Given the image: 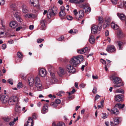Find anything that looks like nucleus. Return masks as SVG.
<instances>
[{
	"instance_id": "23",
	"label": "nucleus",
	"mask_w": 126,
	"mask_h": 126,
	"mask_svg": "<svg viewBox=\"0 0 126 126\" xmlns=\"http://www.w3.org/2000/svg\"><path fill=\"white\" fill-rule=\"evenodd\" d=\"M89 40L90 43L94 44L95 43V40L94 36L92 35H90L89 36Z\"/></svg>"
},
{
	"instance_id": "45",
	"label": "nucleus",
	"mask_w": 126,
	"mask_h": 126,
	"mask_svg": "<svg viewBox=\"0 0 126 126\" xmlns=\"http://www.w3.org/2000/svg\"><path fill=\"white\" fill-rule=\"evenodd\" d=\"M8 82L11 85L13 84V80L12 79H9L8 80Z\"/></svg>"
},
{
	"instance_id": "7",
	"label": "nucleus",
	"mask_w": 126,
	"mask_h": 126,
	"mask_svg": "<svg viewBox=\"0 0 126 126\" xmlns=\"http://www.w3.org/2000/svg\"><path fill=\"white\" fill-rule=\"evenodd\" d=\"M102 28L101 26H98L97 25L93 26L91 28V32L92 33L95 34L99 32L100 30V29Z\"/></svg>"
},
{
	"instance_id": "10",
	"label": "nucleus",
	"mask_w": 126,
	"mask_h": 126,
	"mask_svg": "<svg viewBox=\"0 0 126 126\" xmlns=\"http://www.w3.org/2000/svg\"><path fill=\"white\" fill-rule=\"evenodd\" d=\"M60 11L59 13V16L61 18H62L66 15V13L64 11L65 10V8L64 6H62L60 7Z\"/></svg>"
},
{
	"instance_id": "64",
	"label": "nucleus",
	"mask_w": 126,
	"mask_h": 126,
	"mask_svg": "<svg viewBox=\"0 0 126 126\" xmlns=\"http://www.w3.org/2000/svg\"><path fill=\"white\" fill-rule=\"evenodd\" d=\"M15 124V123L13 121H12L11 122H10L9 123V125L10 126H13Z\"/></svg>"
},
{
	"instance_id": "5",
	"label": "nucleus",
	"mask_w": 126,
	"mask_h": 126,
	"mask_svg": "<svg viewBox=\"0 0 126 126\" xmlns=\"http://www.w3.org/2000/svg\"><path fill=\"white\" fill-rule=\"evenodd\" d=\"M73 12L74 15L76 16V19L78 20L81 19L84 16V13L82 11H80L78 13L76 10H74Z\"/></svg>"
},
{
	"instance_id": "31",
	"label": "nucleus",
	"mask_w": 126,
	"mask_h": 126,
	"mask_svg": "<svg viewBox=\"0 0 126 126\" xmlns=\"http://www.w3.org/2000/svg\"><path fill=\"white\" fill-rule=\"evenodd\" d=\"M34 16V15L32 14H27L25 15V17L26 18H32Z\"/></svg>"
},
{
	"instance_id": "21",
	"label": "nucleus",
	"mask_w": 126,
	"mask_h": 126,
	"mask_svg": "<svg viewBox=\"0 0 126 126\" xmlns=\"http://www.w3.org/2000/svg\"><path fill=\"white\" fill-rule=\"evenodd\" d=\"M117 15L120 19L122 20H124L126 19V16L123 14L118 13H117Z\"/></svg>"
},
{
	"instance_id": "29",
	"label": "nucleus",
	"mask_w": 126,
	"mask_h": 126,
	"mask_svg": "<svg viewBox=\"0 0 126 126\" xmlns=\"http://www.w3.org/2000/svg\"><path fill=\"white\" fill-rule=\"evenodd\" d=\"M120 118H116L114 119V125H118L119 124Z\"/></svg>"
},
{
	"instance_id": "13",
	"label": "nucleus",
	"mask_w": 126,
	"mask_h": 126,
	"mask_svg": "<svg viewBox=\"0 0 126 126\" xmlns=\"http://www.w3.org/2000/svg\"><path fill=\"white\" fill-rule=\"evenodd\" d=\"M39 75L41 77H44L46 75V70L43 69H41L39 70Z\"/></svg>"
},
{
	"instance_id": "16",
	"label": "nucleus",
	"mask_w": 126,
	"mask_h": 126,
	"mask_svg": "<svg viewBox=\"0 0 126 126\" xmlns=\"http://www.w3.org/2000/svg\"><path fill=\"white\" fill-rule=\"evenodd\" d=\"M48 104H45L43 106L42 110L41 111L42 113L44 114L48 111Z\"/></svg>"
},
{
	"instance_id": "48",
	"label": "nucleus",
	"mask_w": 126,
	"mask_h": 126,
	"mask_svg": "<svg viewBox=\"0 0 126 126\" xmlns=\"http://www.w3.org/2000/svg\"><path fill=\"white\" fill-rule=\"evenodd\" d=\"M44 41L43 39H38L37 40V42L38 43H40Z\"/></svg>"
},
{
	"instance_id": "57",
	"label": "nucleus",
	"mask_w": 126,
	"mask_h": 126,
	"mask_svg": "<svg viewBox=\"0 0 126 126\" xmlns=\"http://www.w3.org/2000/svg\"><path fill=\"white\" fill-rule=\"evenodd\" d=\"M33 118L34 119H36L37 117L36 116V114L35 113H33L32 115Z\"/></svg>"
},
{
	"instance_id": "11",
	"label": "nucleus",
	"mask_w": 126,
	"mask_h": 126,
	"mask_svg": "<svg viewBox=\"0 0 126 126\" xmlns=\"http://www.w3.org/2000/svg\"><path fill=\"white\" fill-rule=\"evenodd\" d=\"M34 122L31 117H29L26 123L25 124V126H33Z\"/></svg>"
},
{
	"instance_id": "36",
	"label": "nucleus",
	"mask_w": 126,
	"mask_h": 126,
	"mask_svg": "<svg viewBox=\"0 0 126 126\" xmlns=\"http://www.w3.org/2000/svg\"><path fill=\"white\" fill-rule=\"evenodd\" d=\"M118 45L119 47V50H121L122 48L121 46L123 45V43L121 42H118Z\"/></svg>"
},
{
	"instance_id": "1",
	"label": "nucleus",
	"mask_w": 126,
	"mask_h": 126,
	"mask_svg": "<svg viewBox=\"0 0 126 126\" xmlns=\"http://www.w3.org/2000/svg\"><path fill=\"white\" fill-rule=\"evenodd\" d=\"M34 83L35 86L37 88L38 91L40 90L42 88V85L39 78L37 76L34 79L33 77H29L28 80V83L29 85L31 87L33 86Z\"/></svg>"
},
{
	"instance_id": "26",
	"label": "nucleus",
	"mask_w": 126,
	"mask_h": 126,
	"mask_svg": "<svg viewBox=\"0 0 126 126\" xmlns=\"http://www.w3.org/2000/svg\"><path fill=\"white\" fill-rule=\"evenodd\" d=\"M98 20L99 22L98 26H102V24L103 22V19L102 16H99L98 17Z\"/></svg>"
},
{
	"instance_id": "44",
	"label": "nucleus",
	"mask_w": 126,
	"mask_h": 126,
	"mask_svg": "<svg viewBox=\"0 0 126 126\" xmlns=\"http://www.w3.org/2000/svg\"><path fill=\"white\" fill-rule=\"evenodd\" d=\"M55 102L57 104H58L60 103L61 102V101L59 99H57L55 100Z\"/></svg>"
},
{
	"instance_id": "47",
	"label": "nucleus",
	"mask_w": 126,
	"mask_h": 126,
	"mask_svg": "<svg viewBox=\"0 0 126 126\" xmlns=\"http://www.w3.org/2000/svg\"><path fill=\"white\" fill-rule=\"evenodd\" d=\"M64 37L62 36L58 38L57 40L60 41H62L64 39Z\"/></svg>"
},
{
	"instance_id": "49",
	"label": "nucleus",
	"mask_w": 126,
	"mask_h": 126,
	"mask_svg": "<svg viewBox=\"0 0 126 126\" xmlns=\"http://www.w3.org/2000/svg\"><path fill=\"white\" fill-rule=\"evenodd\" d=\"M112 3L114 4H116L117 3L118 0H110Z\"/></svg>"
},
{
	"instance_id": "61",
	"label": "nucleus",
	"mask_w": 126,
	"mask_h": 126,
	"mask_svg": "<svg viewBox=\"0 0 126 126\" xmlns=\"http://www.w3.org/2000/svg\"><path fill=\"white\" fill-rule=\"evenodd\" d=\"M108 24L107 23L106 24L105 23L103 25V27L104 29L106 28L107 26V25Z\"/></svg>"
},
{
	"instance_id": "19",
	"label": "nucleus",
	"mask_w": 126,
	"mask_h": 126,
	"mask_svg": "<svg viewBox=\"0 0 126 126\" xmlns=\"http://www.w3.org/2000/svg\"><path fill=\"white\" fill-rule=\"evenodd\" d=\"M6 37V33H4V30L2 29H0V38H4Z\"/></svg>"
},
{
	"instance_id": "41",
	"label": "nucleus",
	"mask_w": 126,
	"mask_h": 126,
	"mask_svg": "<svg viewBox=\"0 0 126 126\" xmlns=\"http://www.w3.org/2000/svg\"><path fill=\"white\" fill-rule=\"evenodd\" d=\"M22 87V84L21 82H19L18 84L17 87L19 89L20 88Z\"/></svg>"
},
{
	"instance_id": "42",
	"label": "nucleus",
	"mask_w": 126,
	"mask_h": 126,
	"mask_svg": "<svg viewBox=\"0 0 126 126\" xmlns=\"http://www.w3.org/2000/svg\"><path fill=\"white\" fill-rule=\"evenodd\" d=\"M17 55L18 57L20 58H22V55L21 53L19 52H17Z\"/></svg>"
},
{
	"instance_id": "25",
	"label": "nucleus",
	"mask_w": 126,
	"mask_h": 126,
	"mask_svg": "<svg viewBox=\"0 0 126 126\" xmlns=\"http://www.w3.org/2000/svg\"><path fill=\"white\" fill-rule=\"evenodd\" d=\"M83 7L84 9H86L85 10L86 12H90L91 10V9L90 7H89L88 4H86L83 5Z\"/></svg>"
},
{
	"instance_id": "2",
	"label": "nucleus",
	"mask_w": 126,
	"mask_h": 126,
	"mask_svg": "<svg viewBox=\"0 0 126 126\" xmlns=\"http://www.w3.org/2000/svg\"><path fill=\"white\" fill-rule=\"evenodd\" d=\"M83 60L82 55H80L74 56L70 60V63L74 66L76 67Z\"/></svg>"
},
{
	"instance_id": "18",
	"label": "nucleus",
	"mask_w": 126,
	"mask_h": 126,
	"mask_svg": "<svg viewBox=\"0 0 126 126\" xmlns=\"http://www.w3.org/2000/svg\"><path fill=\"white\" fill-rule=\"evenodd\" d=\"M88 50V48L87 47H86L80 50H78L77 52L79 53L80 54H83L84 53L86 52Z\"/></svg>"
},
{
	"instance_id": "6",
	"label": "nucleus",
	"mask_w": 126,
	"mask_h": 126,
	"mask_svg": "<svg viewBox=\"0 0 126 126\" xmlns=\"http://www.w3.org/2000/svg\"><path fill=\"white\" fill-rule=\"evenodd\" d=\"M18 101L17 97L16 96H12L9 98L8 104L10 105H14L18 103Z\"/></svg>"
},
{
	"instance_id": "56",
	"label": "nucleus",
	"mask_w": 126,
	"mask_h": 126,
	"mask_svg": "<svg viewBox=\"0 0 126 126\" xmlns=\"http://www.w3.org/2000/svg\"><path fill=\"white\" fill-rule=\"evenodd\" d=\"M93 92L95 94L97 92V89L95 87H94L93 90Z\"/></svg>"
},
{
	"instance_id": "50",
	"label": "nucleus",
	"mask_w": 126,
	"mask_h": 126,
	"mask_svg": "<svg viewBox=\"0 0 126 126\" xmlns=\"http://www.w3.org/2000/svg\"><path fill=\"white\" fill-rule=\"evenodd\" d=\"M102 114H103L102 118L103 119H105L107 118V116L106 113H102Z\"/></svg>"
},
{
	"instance_id": "37",
	"label": "nucleus",
	"mask_w": 126,
	"mask_h": 126,
	"mask_svg": "<svg viewBox=\"0 0 126 126\" xmlns=\"http://www.w3.org/2000/svg\"><path fill=\"white\" fill-rule=\"evenodd\" d=\"M3 120L6 122H8L11 119L10 117H5L3 118Z\"/></svg>"
},
{
	"instance_id": "51",
	"label": "nucleus",
	"mask_w": 126,
	"mask_h": 126,
	"mask_svg": "<svg viewBox=\"0 0 126 126\" xmlns=\"http://www.w3.org/2000/svg\"><path fill=\"white\" fill-rule=\"evenodd\" d=\"M106 21L108 23L110 22L111 21V19L110 17H107L106 19Z\"/></svg>"
},
{
	"instance_id": "35",
	"label": "nucleus",
	"mask_w": 126,
	"mask_h": 126,
	"mask_svg": "<svg viewBox=\"0 0 126 126\" xmlns=\"http://www.w3.org/2000/svg\"><path fill=\"white\" fill-rule=\"evenodd\" d=\"M117 34L119 38H121L123 37V35L122 32L120 30H118V31Z\"/></svg>"
},
{
	"instance_id": "15",
	"label": "nucleus",
	"mask_w": 126,
	"mask_h": 126,
	"mask_svg": "<svg viewBox=\"0 0 126 126\" xmlns=\"http://www.w3.org/2000/svg\"><path fill=\"white\" fill-rule=\"evenodd\" d=\"M122 95H116L114 96L115 100L117 102H120L123 101Z\"/></svg>"
},
{
	"instance_id": "33",
	"label": "nucleus",
	"mask_w": 126,
	"mask_h": 126,
	"mask_svg": "<svg viewBox=\"0 0 126 126\" xmlns=\"http://www.w3.org/2000/svg\"><path fill=\"white\" fill-rule=\"evenodd\" d=\"M123 0H121L119 2L118 6L120 8H123L124 6Z\"/></svg>"
},
{
	"instance_id": "12",
	"label": "nucleus",
	"mask_w": 126,
	"mask_h": 126,
	"mask_svg": "<svg viewBox=\"0 0 126 126\" xmlns=\"http://www.w3.org/2000/svg\"><path fill=\"white\" fill-rule=\"evenodd\" d=\"M106 50L108 52H112L115 51L116 49L114 46L113 45H109L108 46Z\"/></svg>"
},
{
	"instance_id": "34",
	"label": "nucleus",
	"mask_w": 126,
	"mask_h": 126,
	"mask_svg": "<svg viewBox=\"0 0 126 126\" xmlns=\"http://www.w3.org/2000/svg\"><path fill=\"white\" fill-rule=\"evenodd\" d=\"M124 92V90L122 89H120L116 90L115 92V93H120L123 94Z\"/></svg>"
},
{
	"instance_id": "54",
	"label": "nucleus",
	"mask_w": 126,
	"mask_h": 126,
	"mask_svg": "<svg viewBox=\"0 0 126 126\" xmlns=\"http://www.w3.org/2000/svg\"><path fill=\"white\" fill-rule=\"evenodd\" d=\"M101 62L103 64H105L106 65V61L103 59H101L100 60Z\"/></svg>"
},
{
	"instance_id": "52",
	"label": "nucleus",
	"mask_w": 126,
	"mask_h": 126,
	"mask_svg": "<svg viewBox=\"0 0 126 126\" xmlns=\"http://www.w3.org/2000/svg\"><path fill=\"white\" fill-rule=\"evenodd\" d=\"M1 24L2 27H5V21L3 20L2 19L1 20Z\"/></svg>"
},
{
	"instance_id": "53",
	"label": "nucleus",
	"mask_w": 126,
	"mask_h": 126,
	"mask_svg": "<svg viewBox=\"0 0 126 126\" xmlns=\"http://www.w3.org/2000/svg\"><path fill=\"white\" fill-rule=\"evenodd\" d=\"M5 3V1L4 0H0V5H3Z\"/></svg>"
},
{
	"instance_id": "30",
	"label": "nucleus",
	"mask_w": 126,
	"mask_h": 126,
	"mask_svg": "<svg viewBox=\"0 0 126 126\" xmlns=\"http://www.w3.org/2000/svg\"><path fill=\"white\" fill-rule=\"evenodd\" d=\"M124 106V104L122 105L120 103L117 104L115 105V107H118L119 109H121L123 108Z\"/></svg>"
},
{
	"instance_id": "55",
	"label": "nucleus",
	"mask_w": 126,
	"mask_h": 126,
	"mask_svg": "<svg viewBox=\"0 0 126 126\" xmlns=\"http://www.w3.org/2000/svg\"><path fill=\"white\" fill-rule=\"evenodd\" d=\"M76 32H77V31H76L75 32H73V30L72 29H71L69 31V32L70 33H73V34H74Z\"/></svg>"
},
{
	"instance_id": "4",
	"label": "nucleus",
	"mask_w": 126,
	"mask_h": 126,
	"mask_svg": "<svg viewBox=\"0 0 126 126\" xmlns=\"http://www.w3.org/2000/svg\"><path fill=\"white\" fill-rule=\"evenodd\" d=\"M112 79L113 83L115 84L114 87L115 88L119 87L123 85L121 83V80L120 78L116 77L113 76Z\"/></svg>"
},
{
	"instance_id": "22",
	"label": "nucleus",
	"mask_w": 126,
	"mask_h": 126,
	"mask_svg": "<svg viewBox=\"0 0 126 126\" xmlns=\"http://www.w3.org/2000/svg\"><path fill=\"white\" fill-rule=\"evenodd\" d=\"M115 107L112 109L110 111L111 112V113L115 114H118L119 113V112L118 109Z\"/></svg>"
},
{
	"instance_id": "58",
	"label": "nucleus",
	"mask_w": 126,
	"mask_h": 126,
	"mask_svg": "<svg viewBox=\"0 0 126 126\" xmlns=\"http://www.w3.org/2000/svg\"><path fill=\"white\" fill-rule=\"evenodd\" d=\"M6 47V45L5 44H3L2 45V49H5Z\"/></svg>"
},
{
	"instance_id": "32",
	"label": "nucleus",
	"mask_w": 126,
	"mask_h": 126,
	"mask_svg": "<svg viewBox=\"0 0 126 126\" xmlns=\"http://www.w3.org/2000/svg\"><path fill=\"white\" fill-rule=\"evenodd\" d=\"M13 13L15 17H16L17 16H19V15L20 14V12L17 10L14 11Z\"/></svg>"
},
{
	"instance_id": "14",
	"label": "nucleus",
	"mask_w": 126,
	"mask_h": 126,
	"mask_svg": "<svg viewBox=\"0 0 126 126\" xmlns=\"http://www.w3.org/2000/svg\"><path fill=\"white\" fill-rule=\"evenodd\" d=\"M9 26L12 28L14 29L18 26V24L16 22L12 21L10 23Z\"/></svg>"
},
{
	"instance_id": "43",
	"label": "nucleus",
	"mask_w": 126,
	"mask_h": 126,
	"mask_svg": "<svg viewBox=\"0 0 126 126\" xmlns=\"http://www.w3.org/2000/svg\"><path fill=\"white\" fill-rule=\"evenodd\" d=\"M56 125L57 126H65V124L64 123H59Z\"/></svg>"
},
{
	"instance_id": "17",
	"label": "nucleus",
	"mask_w": 126,
	"mask_h": 126,
	"mask_svg": "<svg viewBox=\"0 0 126 126\" xmlns=\"http://www.w3.org/2000/svg\"><path fill=\"white\" fill-rule=\"evenodd\" d=\"M28 2L32 5L33 6H36L38 3V0H29Z\"/></svg>"
},
{
	"instance_id": "40",
	"label": "nucleus",
	"mask_w": 126,
	"mask_h": 126,
	"mask_svg": "<svg viewBox=\"0 0 126 126\" xmlns=\"http://www.w3.org/2000/svg\"><path fill=\"white\" fill-rule=\"evenodd\" d=\"M50 105L52 107L55 108L57 106L58 104L55 102H52L50 104Z\"/></svg>"
},
{
	"instance_id": "27",
	"label": "nucleus",
	"mask_w": 126,
	"mask_h": 126,
	"mask_svg": "<svg viewBox=\"0 0 126 126\" xmlns=\"http://www.w3.org/2000/svg\"><path fill=\"white\" fill-rule=\"evenodd\" d=\"M70 1L72 3H77L78 2L79 3H81L84 1V0H80L78 2L77 0H70Z\"/></svg>"
},
{
	"instance_id": "9",
	"label": "nucleus",
	"mask_w": 126,
	"mask_h": 126,
	"mask_svg": "<svg viewBox=\"0 0 126 126\" xmlns=\"http://www.w3.org/2000/svg\"><path fill=\"white\" fill-rule=\"evenodd\" d=\"M0 99L1 102L3 104H5L7 102L8 103L9 97L8 96L4 95L1 96H0Z\"/></svg>"
},
{
	"instance_id": "38",
	"label": "nucleus",
	"mask_w": 126,
	"mask_h": 126,
	"mask_svg": "<svg viewBox=\"0 0 126 126\" xmlns=\"http://www.w3.org/2000/svg\"><path fill=\"white\" fill-rule=\"evenodd\" d=\"M59 71L60 73V74H59L60 76H61V75L63 74L64 72V70L63 68L61 67L59 68Z\"/></svg>"
},
{
	"instance_id": "62",
	"label": "nucleus",
	"mask_w": 126,
	"mask_h": 126,
	"mask_svg": "<svg viewBox=\"0 0 126 126\" xmlns=\"http://www.w3.org/2000/svg\"><path fill=\"white\" fill-rule=\"evenodd\" d=\"M8 43L10 44H12L14 43V42L13 40H10L8 41Z\"/></svg>"
},
{
	"instance_id": "24",
	"label": "nucleus",
	"mask_w": 126,
	"mask_h": 126,
	"mask_svg": "<svg viewBox=\"0 0 126 126\" xmlns=\"http://www.w3.org/2000/svg\"><path fill=\"white\" fill-rule=\"evenodd\" d=\"M45 23V21L44 20H42L40 21V25L41 26V28L42 30H45L46 29Z\"/></svg>"
},
{
	"instance_id": "39",
	"label": "nucleus",
	"mask_w": 126,
	"mask_h": 126,
	"mask_svg": "<svg viewBox=\"0 0 126 126\" xmlns=\"http://www.w3.org/2000/svg\"><path fill=\"white\" fill-rule=\"evenodd\" d=\"M16 18L17 21L19 22H21L22 21V19L20 16H17Z\"/></svg>"
},
{
	"instance_id": "59",
	"label": "nucleus",
	"mask_w": 126,
	"mask_h": 126,
	"mask_svg": "<svg viewBox=\"0 0 126 126\" xmlns=\"http://www.w3.org/2000/svg\"><path fill=\"white\" fill-rule=\"evenodd\" d=\"M29 100V98L27 97H26L25 98H24L23 99L24 101L26 103L28 102Z\"/></svg>"
},
{
	"instance_id": "60",
	"label": "nucleus",
	"mask_w": 126,
	"mask_h": 126,
	"mask_svg": "<svg viewBox=\"0 0 126 126\" xmlns=\"http://www.w3.org/2000/svg\"><path fill=\"white\" fill-rule=\"evenodd\" d=\"M22 27L21 26L17 28L16 29V31H19L21 29H22Z\"/></svg>"
},
{
	"instance_id": "20",
	"label": "nucleus",
	"mask_w": 126,
	"mask_h": 126,
	"mask_svg": "<svg viewBox=\"0 0 126 126\" xmlns=\"http://www.w3.org/2000/svg\"><path fill=\"white\" fill-rule=\"evenodd\" d=\"M22 12L24 13H26L28 12V10L26 6L25 5L23 4L21 7Z\"/></svg>"
},
{
	"instance_id": "8",
	"label": "nucleus",
	"mask_w": 126,
	"mask_h": 126,
	"mask_svg": "<svg viewBox=\"0 0 126 126\" xmlns=\"http://www.w3.org/2000/svg\"><path fill=\"white\" fill-rule=\"evenodd\" d=\"M66 71L69 73L74 74L76 72V69L70 64L67 65L66 67Z\"/></svg>"
},
{
	"instance_id": "28",
	"label": "nucleus",
	"mask_w": 126,
	"mask_h": 126,
	"mask_svg": "<svg viewBox=\"0 0 126 126\" xmlns=\"http://www.w3.org/2000/svg\"><path fill=\"white\" fill-rule=\"evenodd\" d=\"M111 26L112 28L115 30H117L118 28V26L113 22H112L111 23Z\"/></svg>"
},
{
	"instance_id": "63",
	"label": "nucleus",
	"mask_w": 126,
	"mask_h": 126,
	"mask_svg": "<svg viewBox=\"0 0 126 126\" xmlns=\"http://www.w3.org/2000/svg\"><path fill=\"white\" fill-rule=\"evenodd\" d=\"M37 105L38 107H40L41 106V104L40 102L37 103Z\"/></svg>"
},
{
	"instance_id": "3",
	"label": "nucleus",
	"mask_w": 126,
	"mask_h": 126,
	"mask_svg": "<svg viewBox=\"0 0 126 126\" xmlns=\"http://www.w3.org/2000/svg\"><path fill=\"white\" fill-rule=\"evenodd\" d=\"M57 9L55 7H53L50 9H49L47 13V10H45L43 13V14L45 15L47 13V17L48 18L54 16L57 14Z\"/></svg>"
},
{
	"instance_id": "46",
	"label": "nucleus",
	"mask_w": 126,
	"mask_h": 126,
	"mask_svg": "<svg viewBox=\"0 0 126 126\" xmlns=\"http://www.w3.org/2000/svg\"><path fill=\"white\" fill-rule=\"evenodd\" d=\"M66 18L68 20H72L73 19L72 17L69 15L67 16Z\"/></svg>"
}]
</instances>
